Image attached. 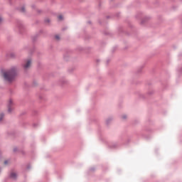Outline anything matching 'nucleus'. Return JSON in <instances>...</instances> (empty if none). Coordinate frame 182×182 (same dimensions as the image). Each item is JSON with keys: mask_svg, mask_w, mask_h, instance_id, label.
Masks as SVG:
<instances>
[{"mask_svg": "<svg viewBox=\"0 0 182 182\" xmlns=\"http://www.w3.org/2000/svg\"><path fill=\"white\" fill-rule=\"evenodd\" d=\"M15 76H16V69L12 68L11 70L4 73V77L6 82L11 83L15 80Z\"/></svg>", "mask_w": 182, "mask_h": 182, "instance_id": "obj_1", "label": "nucleus"}, {"mask_svg": "<svg viewBox=\"0 0 182 182\" xmlns=\"http://www.w3.org/2000/svg\"><path fill=\"white\" fill-rule=\"evenodd\" d=\"M31 65H32V61L31 60H27L23 65L24 69H29V68H31Z\"/></svg>", "mask_w": 182, "mask_h": 182, "instance_id": "obj_2", "label": "nucleus"}, {"mask_svg": "<svg viewBox=\"0 0 182 182\" xmlns=\"http://www.w3.org/2000/svg\"><path fill=\"white\" fill-rule=\"evenodd\" d=\"M10 177H11V178H12L13 180H15V178H16V177H17L16 173L12 172V173L10 174Z\"/></svg>", "mask_w": 182, "mask_h": 182, "instance_id": "obj_3", "label": "nucleus"}, {"mask_svg": "<svg viewBox=\"0 0 182 182\" xmlns=\"http://www.w3.org/2000/svg\"><path fill=\"white\" fill-rule=\"evenodd\" d=\"M14 101L12 100H10L9 101V112H11V105H13Z\"/></svg>", "mask_w": 182, "mask_h": 182, "instance_id": "obj_4", "label": "nucleus"}, {"mask_svg": "<svg viewBox=\"0 0 182 182\" xmlns=\"http://www.w3.org/2000/svg\"><path fill=\"white\" fill-rule=\"evenodd\" d=\"M58 21H63V16H62V15L58 16Z\"/></svg>", "mask_w": 182, "mask_h": 182, "instance_id": "obj_5", "label": "nucleus"}, {"mask_svg": "<svg viewBox=\"0 0 182 182\" xmlns=\"http://www.w3.org/2000/svg\"><path fill=\"white\" fill-rule=\"evenodd\" d=\"M4 118V114H0V122L2 121V119Z\"/></svg>", "mask_w": 182, "mask_h": 182, "instance_id": "obj_6", "label": "nucleus"}, {"mask_svg": "<svg viewBox=\"0 0 182 182\" xmlns=\"http://www.w3.org/2000/svg\"><path fill=\"white\" fill-rule=\"evenodd\" d=\"M55 39L57 41H59V39H60V37L59 36H55Z\"/></svg>", "mask_w": 182, "mask_h": 182, "instance_id": "obj_7", "label": "nucleus"}, {"mask_svg": "<svg viewBox=\"0 0 182 182\" xmlns=\"http://www.w3.org/2000/svg\"><path fill=\"white\" fill-rule=\"evenodd\" d=\"M21 12H25V8H21Z\"/></svg>", "mask_w": 182, "mask_h": 182, "instance_id": "obj_8", "label": "nucleus"}, {"mask_svg": "<svg viewBox=\"0 0 182 182\" xmlns=\"http://www.w3.org/2000/svg\"><path fill=\"white\" fill-rule=\"evenodd\" d=\"M4 164H8V161H5Z\"/></svg>", "mask_w": 182, "mask_h": 182, "instance_id": "obj_9", "label": "nucleus"}, {"mask_svg": "<svg viewBox=\"0 0 182 182\" xmlns=\"http://www.w3.org/2000/svg\"><path fill=\"white\" fill-rule=\"evenodd\" d=\"M2 22V18L0 17V23Z\"/></svg>", "mask_w": 182, "mask_h": 182, "instance_id": "obj_10", "label": "nucleus"}]
</instances>
